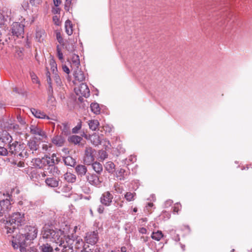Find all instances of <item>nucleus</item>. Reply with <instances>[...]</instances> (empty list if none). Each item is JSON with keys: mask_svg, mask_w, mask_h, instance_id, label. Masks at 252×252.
I'll return each mask as SVG.
<instances>
[{"mask_svg": "<svg viewBox=\"0 0 252 252\" xmlns=\"http://www.w3.org/2000/svg\"><path fill=\"white\" fill-rule=\"evenodd\" d=\"M69 226L65 225L63 229H53L48 227L43 228L42 231V237L48 241L55 243L62 248V252H74L72 245L75 236L72 233L68 234Z\"/></svg>", "mask_w": 252, "mask_h": 252, "instance_id": "f257e3e1", "label": "nucleus"}, {"mask_svg": "<svg viewBox=\"0 0 252 252\" xmlns=\"http://www.w3.org/2000/svg\"><path fill=\"white\" fill-rule=\"evenodd\" d=\"M27 237H26L21 231L19 229L17 233L14 234L12 236L11 240L12 247L14 249H19L20 252H27V248L32 243L30 241H27Z\"/></svg>", "mask_w": 252, "mask_h": 252, "instance_id": "f03ea898", "label": "nucleus"}, {"mask_svg": "<svg viewBox=\"0 0 252 252\" xmlns=\"http://www.w3.org/2000/svg\"><path fill=\"white\" fill-rule=\"evenodd\" d=\"M8 224L14 225L19 228L22 227L26 223L25 214L20 212H15L9 216Z\"/></svg>", "mask_w": 252, "mask_h": 252, "instance_id": "7ed1b4c3", "label": "nucleus"}, {"mask_svg": "<svg viewBox=\"0 0 252 252\" xmlns=\"http://www.w3.org/2000/svg\"><path fill=\"white\" fill-rule=\"evenodd\" d=\"M26 237H27V241H30L32 243V241L36 238L38 229L34 226L26 225L19 229Z\"/></svg>", "mask_w": 252, "mask_h": 252, "instance_id": "20e7f679", "label": "nucleus"}, {"mask_svg": "<svg viewBox=\"0 0 252 252\" xmlns=\"http://www.w3.org/2000/svg\"><path fill=\"white\" fill-rule=\"evenodd\" d=\"M30 132L32 134L38 136L39 140H46L48 138L46 132L40 127L32 125L30 126Z\"/></svg>", "mask_w": 252, "mask_h": 252, "instance_id": "39448f33", "label": "nucleus"}, {"mask_svg": "<svg viewBox=\"0 0 252 252\" xmlns=\"http://www.w3.org/2000/svg\"><path fill=\"white\" fill-rule=\"evenodd\" d=\"M0 43H2L3 45L0 50H4L7 53L10 52L14 49L15 44V39L11 38L10 37L5 38L4 40L0 39Z\"/></svg>", "mask_w": 252, "mask_h": 252, "instance_id": "423d86ee", "label": "nucleus"}, {"mask_svg": "<svg viewBox=\"0 0 252 252\" xmlns=\"http://www.w3.org/2000/svg\"><path fill=\"white\" fill-rule=\"evenodd\" d=\"M24 25L18 23L14 22L11 25V31L12 35L15 36L17 37L22 36L24 32Z\"/></svg>", "mask_w": 252, "mask_h": 252, "instance_id": "0eeeda50", "label": "nucleus"}, {"mask_svg": "<svg viewBox=\"0 0 252 252\" xmlns=\"http://www.w3.org/2000/svg\"><path fill=\"white\" fill-rule=\"evenodd\" d=\"M95 150L91 147H86L84 157V162L87 165H91L94 160Z\"/></svg>", "mask_w": 252, "mask_h": 252, "instance_id": "6e6552de", "label": "nucleus"}, {"mask_svg": "<svg viewBox=\"0 0 252 252\" xmlns=\"http://www.w3.org/2000/svg\"><path fill=\"white\" fill-rule=\"evenodd\" d=\"M25 148V145L23 143H21L17 141L13 142L8 146L10 153L14 155L18 154V156L20 155V152Z\"/></svg>", "mask_w": 252, "mask_h": 252, "instance_id": "1a4fd4ad", "label": "nucleus"}, {"mask_svg": "<svg viewBox=\"0 0 252 252\" xmlns=\"http://www.w3.org/2000/svg\"><path fill=\"white\" fill-rule=\"evenodd\" d=\"M45 159L47 161V164L51 168V170H54V172H56L58 174V172L59 171L57 167L54 166L55 164L58 163L59 161L58 158L56 157V154H53L51 157L48 156H45Z\"/></svg>", "mask_w": 252, "mask_h": 252, "instance_id": "9d476101", "label": "nucleus"}, {"mask_svg": "<svg viewBox=\"0 0 252 252\" xmlns=\"http://www.w3.org/2000/svg\"><path fill=\"white\" fill-rule=\"evenodd\" d=\"M113 199V195L110 191H106L102 194L100 198V202L102 205L108 207L111 205Z\"/></svg>", "mask_w": 252, "mask_h": 252, "instance_id": "9b49d317", "label": "nucleus"}, {"mask_svg": "<svg viewBox=\"0 0 252 252\" xmlns=\"http://www.w3.org/2000/svg\"><path fill=\"white\" fill-rule=\"evenodd\" d=\"M27 146L29 152H31V153L33 156H37L39 153V145L37 141L33 139H30L27 141Z\"/></svg>", "mask_w": 252, "mask_h": 252, "instance_id": "f8f14e48", "label": "nucleus"}, {"mask_svg": "<svg viewBox=\"0 0 252 252\" xmlns=\"http://www.w3.org/2000/svg\"><path fill=\"white\" fill-rule=\"evenodd\" d=\"M86 179L90 184L96 187L100 186L101 183L99 176L96 174L88 173Z\"/></svg>", "mask_w": 252, "mask_h": 252, "instance_id": "ddd939ff", "label": "nucleus"}, {"mask_svg": "<svg viewBox=\"0 0 252 252\" xmlns=\"http://www.w3.org/2000/svg\"><path fill=\"white\" fill-rule=\"evenodd\" d=\"M76 93L77 95H81L85 97H88L90 95V90L86 84L82 83Z\"/></svg>", "mask_w": 252, "mask_h": 252, "instance_id": "4468645a", "label": "nucleus"}, {"mask_svg": "<svg viewBox=\"0 0 252 252\" xmlns=\"http://www.w3.org/2000/svg\"><path fill=\"white\" fill-rule=\"evenodd\" d=\"M98 240L97 233L93 231L87 233L85 241L87 243L94 245Z\"/></svg>", "mask_w": 252, "mask_h": 252, "instance_id": "2eb2a0df", "label": "nucleus"}, {"mask_svg": "<svg viewBox=\"0 0 252 252\" xmlns=\"http://www.w3.org/2000/svg\"><path fill=\"white\" fill-rule=\"evenodd\" d=\"M0 140L2 143L8 144V146L13 142L12 136L6 131H3L1 132Z\"/></svg>", "mask_w": 252, "mask_h": 252, "instance_id": "dca6fc26", "label": "nucleus"}, {"mask_svg": "<svg viewBox=\"0 0 252 252\" xmlns=\"http://www.w3.org/2000/svg\"><path fill=\"white\" fill-rule=\"evenodd\" d=\"M72 187L68 185H64L63 187H61L58 189L56 192L58 193H63L65 196L69 197L71 194Z\"/></svg>", "mask_w": 252, "mask_h": 252, "instance_id": "f3484780", "label": "nucleus"}, {"mask_svg": "<svg viewBox=\"0 0 252 252\" xmlns=\"http://www.w3.org/2000/svg\"><path fill=\"white\" fill-rule=\"evenodd\" d=\"M32 162L33 163L32 165L39 168H43L45 165H47L45 157L42 159L39 158H32Z\"/></svg>", "mask_w": 252, "mask_h": 252, "instance_id": "a211bd4d", "label": "nucleus"}, {"mask_svg": "<svg viewBox=\"0 0 252 252\" xmlns=\"http://www.w3.org/2000/svg\"><path fill=\"white\" fill-rule=\"evenodd\" d=\"M73 75L75 80L79 82H82L85 79L84 73L79 69V67L74 68Z\"/></svg>", "mask_w": 252, "mask_h": 252, "instance_id": "6ab92c4d", "label": "nucleus"}, {"mask_svg": "<svg viewBox=\"0 0 252 252\" xmlns=\"http://www.w3.org/2000/svg\"><path fill=\"white\" fill-rule=\"evenodd\" d=\"M75 170L77 174L81 177L85 176L87 172V167L85 165L82 164L77 165L75 167Z\"/></svg>", "mask_w": 252, "mask_h": 252, "instance_id": "aec40b11", "label": "nucleus"}, {"mask_svg": "<svg viewBox=\"0 0 252 252\" xmlns=\"http://www.w3.org/2000/svg\"><path fill=\"white\" fill-rule=\"evenodd\" d=\"M46 75L47 77V83L49 85L48 89L47 90V94H53V89L52 86V79L51 77V74L49 72V69L47 67H46Z\"/></svg>", "mask_w": 252, "mask_h": 252, "instance_id": "412c9836", "label": "nucleus"}, {"mask_svg": "<svg viewBox=\"0 0 252 252\" xmlns=\"http://www.w3.org/2000/svg\"><path fill=\"white\" fill-rule=\"evenodd\" d=\"M45 183L46 185L52 188L57 187L59 185V179H56L53 177L47 178L45 180Z\"/></svg>", "mask_w": 252, "mask_h": 252, "instance_id": "4be33fe9", "label": "nucleus"}, {"mask_svg": "<svg viewBox=\"0 0 252 252\" xmlns=\"http://www.w3.org/2000/svg\"><path fill=\"white\" fill-rule=\"evenodd\" d=\"M90 139L93 145L97 146L100 144L102 138L98 134L94 133L90 136Z\"/></svg>", "mask_w": 252, "mask_h": 252, "instance_id": "5701e85b", "label": "nucleus"}, {"mask_svg": "<svg viewBox=\"0 0 252 252\" xmlns=\"http://www.w3.org/2000/svg\"><path fill=\"white\" fill-rule=\"evenodd\" d=\"M52 142L59 147L62 146L64 142V139L62 135H56L52 139Z\"/></svg>", "mask_w": 252, "mask_h": 252, "instance_id": "b1692460", "label": "nucleus"}, {"mask_svg": "<svg viewBox=\"0 0 252 252\" xmlns=\"http://www.w3.org/2000/svg\"><path fill=\"white\" fill-rule=\"evenodd\" d=\"M45 36V32L44 30L37 29L36 30L35 38L38 42H42Z\"/></svg>", "mask_w": 252, "mask_h": 252, "instance_id": "393cba45", "label": "nucleus"}, {"mask_svg": "<svg viewBox=\"0 0 252 252\" xmlns=\"http://www.w3.org/2000/svg\"><path fill=\"white\" fill-rule=\"evenodd\" d=\"M80 65L79 57L77 55L73 54L71 57V67L72 68H79Z\"/></svg>", "mask_w": 252, "mask_h": 252, "instance_id": "a878e982", "label": "nucleus"}, {"mask_svg": "<svg viewBox=\"0 0 252 252\" xmlns=\"http://www.w3.org/2000/svg\"><path fill=\"white\" fill-rule=\"evenodd\" d=\"M16 228H18L14 226V225L8 224V221H7L4 229L5 230V233L8 235V236L16 231Z\"/></svg>", "mask_w": 252, "mask_h": 252, "instance_id": "bb28decb", "label": "nucleus"}, {"mask_svg": "<svg viewBox=\"0 0 252 252\" xmlns=\"http://www.w3.org/2000/svg\"><path fill=\"white\" fill-rule=\"evenodd\" d=\"M31 111L32 113V114L36 118H40V119H45L47 118V119H49L48 116H46L43 112H41V111L36 110L34 108H32L31 109Z\"/></svg>", "mask_w": 252, "mask_h": 252, "instance_id": "cd10ccee", "label": "nucleus"}, {"mask_svg": "<svg viewBox=\"0 0 252 252\" xmlns=\"http://www.w3.org/2000/svg\"><path fill=\"white\" fill-rule=\"evenodd\" d=\"M92 167L94 171L96 173V174H100L102 171L103 167L101 164L98 162H93L92 164Z\"/></svg>", "mask_w": 252, "mask_h": 252, "instance_id": "c85d7f7f", "label": "nucleus"}, {"mask_svg": "<svg viewBox=\"0 0 252 252\" xmlns=\"http://www.w3.org/2000/svg\"><path fill=\"white\" fill-rule=\"evenodd\" d=\"M29 177L32 180L35 182H38L41 177L40 174L36 170H33L31 171L29 174Z\"/></svg>", "mask_w": 252, "mask_h": 252, "instance_id": "c756f323", "label": "nucleus"}, {"mask_svg": "<svg viewBox=\"0 0 252 252\" xmlns=\"http://www.w3.org/2000/svg\"><path fill=\"white\" fill-rule=\"evenodd\" d=\"M20 158H27L29 157L32 158L34 156L31 153V152H29V149L28 148L27 149H23L21 152H20V154L19 155Z\"/></svg>", "mask_w": 252, "mask_h": 252, "instance_id": "7c9ffc66", "label": "nucleus"}, {"mask_svg": "<svg viewBox=\"0 0 252 252\" xmlns=\"http://www.w3.org/2000/svg\"><path fill=\"white\" fill-rule=\"evenodd\" d=\"M63 161L66 165L70 166H73L76 163L75 159L70 156L63 158Z\"/></svg>", "mask_w": 252, "mask_h": 252, "instance_id": "2f4dec72", "label": "nucleus"}, {"mask_svg": "<svg viewBox=\"0 0 252 252\" xmlns=\"http://www.w3.org/2000/svg\"><path fill=\"white\" fill-rule=\"evenodd\" d=\"M65 32L68 35H70L73 33L72 30V24L71 22L67 20L65 22Z\"/></svg>", "mask_w": 252, "mask_h": 252, "instance_id": "473e14b6", "label": "nucleus"}, {"mask_svg": "<svg viewBox=\"0 0 252 252\" xmlns=\"http://www.w3.org/2000/svg\"><path fill=\"white\" fill-rule=\"evenodd\" d=\"M64 179L69 183H74L76 181V176L71 173L67 172L64 175Z\"/></svg>", "mask_w": 252, "mask_h": 252, "instance_id": "72a5a7b5", "label": "nucleus"}, {"mask_svg": "<svg viewBox=\"0 0 252 252\" xmlns=\"http://www.w3.org/2000/svg\"><path fill=\"white\" fill-rule=\"evenodd\" d=\"M117 178L119 180H124L126 175V170L124 169L120 168L116 172Z\"/></svg>", "mask_w": 252, "mask_h": 252, "instance_id": "f704fd0d", "label": "nucleus"}, {"mask_svg": "<svg viewBox=\"0 0 252 252\" xmlns=\"http://www.w3.org/2000/svg\"><path fill=\"white\" fill-rule=\"evenodd\" d=\"M104 167L105 169L110 173H113L115 171V165L112 161L107 162Z\"/></svg>", "mask_w": 252, "mask_h": 252, "instance_id": "c9c22d12", "label": "nucleus"}, {"mask_svg": "<svg viewBox=\"0 0 252 252\" xmlns=\"http://www.w3.org/2000/svg\"><path fill=\"white\" fill-rule=\"evenodd\" d=\"M89 128L92 130H96L98 128V126L99 125V123L97 120H91L88 123Z\"/></svg>", "mask_w": 252, "mask_h": 252, "instance_id": "e433bc0d", "label": "nucleus"}, {"mask_svg": "<svg viewBox=\"0 0 252 252\" xmlns=\"http://www.w3.org/2000/svg\"><path fill=\"white\" fill-rule=\"evenodd\" d=\"M163 235L161 231L158 230L157 232H153L151 235V238L156 241H159L162 238Z\"/></svg>", "mask_w": 252, "mask_h": 252, "instance_id": "4c0bfd02", "label": "nucleus"}, {"mask_svg": "<svg viewBox=\"0 0 252 252\" xmlns=\"http://www.w3.org/2000/svg\"><path fill=\"white\" fill-rule=\"evenodd\" d=\"M61 128L62 134L67 135L69 133L70 127L67 123L62 124Z\"/></svg>", "mask_w": 252, "mask_h": 252, "instance_id": "58836bf2", "label": "nucleus"}, {"mask_svg": "<svg viewBox=\"0 0 252 252\" xmlns=\"http://www.w3.org/2000/svg\"><path fill=\"white\" fill-rule=\"evenodd\" d=\"M68 140L70 142L77 144L82 140V138L78 135H72L69 137Z\"/></svg>", "mask_w": 252, "mask_h": 252, "instance_id": "ea45409f", "label": "nucleus"}, {"mask_svg": "<svg viewBox=\"0 0 252 252\" xmlns=\"http://www.w3.org/2000/svg\"><path fill=\"white\" fill-rule=\"evenodd\" d=\"M18 204L21 206H23V208L26 209L33 206V203L27 199H24L23 200L20 201L18 202Z\"/></svg>", "mask_w": 252, "mask_h": 252, "instance_id": "a19ab883", "label": "nucleus"}, {"mask_svg": "<svg viewBox=\"0 0 252 252\" xmlns=\"http://www.w3.org/2000/svg\"><path fill=\"white\" fill-rule=\"evenodd\" d=\"M136 193L135 192H126L125 194V198L126 201L130 202L135 200Z\"/></svg>", "mask_w": 252, "mask_h": 252, "instance_id": "79ce46f5", "label": "nucleus"}, {"mask_svg": "<svg viewBox=\"0 0 252 252\" xmlns=\"http://www.w3.org/2000/svg\"><path fill=\"white\" fill-rule=\"evenodd\" d=\"M91 109L92 111L95 114H99L100 111L99 104L97 103H92L91 104Z\"/></svg>", "mask_w": 252, "mask_h": 252, "instance_id": "37998d69", "label": "nucleus"}, {"mask_svg": "<svg viewBox=\"0 0 252 252\" xmlns=\"http://www.w3.org/2000/svg\"><path fill=\"white\" fill-rule=\"evenodd\" d=\"M42 252H52L53 248L48 244H43L40 247Z\"/></svg>", "mask_w": 252, "mask_h": 252, "instance_id": "c03bdc74", "label": "nucleus"}, {"mask_svg": "<svg viewBox=\"0 0 252 252\" xmlns=\"http://www.w3.org/2000/svg\"><path fill=\"white\" fill-rule=\"evenodd\" d=\"M50 65L52 74L58 73L57 65L54 60H50Z\"/></svg>", "mask_w": 252, "mask_h": 252, "instance_id": "a18cd8bd", "label": "nucleus"}, {"mask_svg": "<svg viewBox=\"0 0 252 252\" xmlns=\"http://www.w3.org/2000/svg\"><path fill=\"white\" fill-rule=\"evenodd\" d=\"M57 55L60 61H63V56L62 52V48L59 45L57 46Z\"/></svg>", "mask_w": 252, "mask_h": 252, "instance_id": "49530a36", "label": "nucleus"}, {"mask_svg": "<svg viewBox=\"0 0 252 252\" xmlns=\"http://www.w3.org/2000/svg\"><path fill=\"white\" fill-rule=\"evenodd\" d=\"M114 189L116 192L121 194L124 191V189L122 187L120 186L118 183H115L114 185Z\"/></svg>", "mask_w": 252, "mask_h": 252, "instance_id": "de8ad7c7", "label": "nucleus"}, {"mask_svg": "<svg viewBox=\"0 0 252 252\" xmlns=\"http://www.w3.org/2000/svg\"><path fill=\"white\" fill-rule=\"evenodd\" d=\"M53 94H48V96L47 102L51 105H54L55 102V98L53 96Z\"/></svg>", "mask_w": 252, "mask_h": 252, "instance_id": "09e8293b", "label": "nucleus"}, {"mask_svg": "<svg viewBox=\"0 0 252 252\" xmlns=\"http://www.w3.org/2000/svg\"><path fill=\"white\" fill-rule=\"evenodd\" d=\"M99 158L102 160H104L107 158L108 155L106 152L104 150H100L99 152Z\"/></svg>", "mask_w": 252, "mask_h": 252, "instance_id": "8fccbe9b", "label": "nucleus"}, {"mask_svg": "<svg viewBox=\"0 0 252 252\" xmlns=\"http://www.w3.org/2000/svg\"><path fill=\"white\" fill-rule=\"evenodd\" d=\"M53 77L55 82L59 85L61 84V80L58 73L53 74Z\"/></svg>", "mask_w": 252, "mask_h": 252, "instance_id": "3c124183", "label": "nucleus"}, {"mask_svg": "<svg viewBox=\"0 0 252 252\" xmlns=\"http://www.w3.org/2000/svg\"><path fill=\"white\" fill-rule=\"evenodd\" d=\"M56 38L58 41L61 44L63 45V39L62 36V35L60 32L56 33Z\"/></svg>", "mask_w": 252, "mask_h": 252, "instance_id": "603ef678", "label": "nucleus"}, {"mask_svg": "<svg viewBox=\"0 0 252 252\" xmlns=\"http://www.w3.org/2000/svg\"><path fill=\"white\" fill-rule=\"evenodd\" d=\"M8 154L7 149L3 147L0 146V155L5 156Z\"/></svg>", "mask_w": 252, "mask_h": 252, "instance_id": "864d4df0", "label": "nucleus"}, {"mask_svg": "<svg viewBox=\"0 0 252 252\" xmlns=\"http://www.w3.org/2000/svg\"><path fill=\"white\" fill-rule=\"evenodd\" d=\"M52 145L51 144H44L42 145V150L44 151H49L50 149L52 148Z\"/></svg>", "mask_w": 252, "mask_h": 252, "instance_id": "5fc2aeb1", "label": "nucleus"}, {"mask_svg": "<svg viewBox=\"0 0 252 252\" xmlns=\"http://www.w3.org/2000/svg\"><path fill=\"white\" fill-rule=\"evenodd\" d=\"M53 21L54 23L57 26H59L60 25L61 22L60 20L59 17L58 16L55 15L53 17Z\"/></svg>", "mask_w": 252, "mask_h": 252, "instance_id": "6e6d98bb", "label": "nucleus"}, {"mask_svg": "<svg viewBox=\"0 0 252 252\" xmlns=\"http://www.w3.org/2000/svg\"><path fill=\"white\" fill-rule=\"evenodd\" d=\"M65 48L70 53L73 52L75 50L74 46L72 44L66 45L65 46Z\"/></svg>", "mask_w": 252, "mask_h": 252, "instance_id": "4d7b16f0", "label": "nucleus"}, {"mask_svg": "<svg viewBox=\"0 0 252 252\" xmlns=\"http://www.w3.org/2000/svg\"><path fill=\"white\" fill-rule=\"evenodd\" d=\"M31 77L32 80L34 83H39V81L38 80L37 76L33 73H31Z\"/></svg>", "mask_w": 252, "mask_h": 252, "instance_id": "13d9d810", "label": "nucleus"}, {"mask_svg": "<svg viewBox=\"0 0 252 252\" xmlns=\"http://www.w3.org/2000/svg\"><path fill=\"white\" fill-rule=\"evenodd\" d=\"M181 206L180 204H179L178 203H176L174 205L173 207V212L178 213L179 211L181 209Z\"/></svg>", "mask_w": 252, "mask_h": 252, "instance_id": "bf43d9fd", "label": "nucleus"}, {"mask_svg": "<svg viewBox=\"0 0 252 252\" xmlns=\"http://www.w3.org/2000/svg\"><path fill=\"white\" fill-rule=\"evenodd\" d=\"M81 128V123L78 124L75 127L72 128V132L73 133H76L78 132V131L80 130Z\"/></svg>", "mask_w": 252, "mask_h": 252, "instance_id": "052dcab7", "label": "nucleus"}, {"mask_svg": "<svg viewBox=\"0 0 252 252\" xmlns=\"http://www.w3.org/2000/svg\"><path fill=\"white\" fill-rule=\"evenodd\" d=\"M99 251V249H98V248H96L95 249H85L83 250H82L81 251V252H98Z\"/></svg>", "mask_w": 252, "mask_h": 252, "instance_id": "680f3d73", "label": "nucleus"}, {"mask_svg": "<svg viewBox=\"0 0 252 252\" xmlns=\"http://www.w3.org/2000/svg\"><path fill=\"white\" fill-rule=\"evenodd\" d=\"M30 2L32 5L36 6L41 3V0H30Z\"/></svg>", "mask_w": 252, "mask_h": 252, "instance_id": "e2e57ef3", "label": "nucleus"}, {"mask_svg": "<svg viewBox=\"0 0 252 252\" xmlns=\"http://www.w3.org/2000/svg\"><path fill=\"white\" fill-rule=\"evenodd\" d=\"M124 201H121V202H119L117 200H115V203L116 204V206L119 208H122L123 207Z\"/></svg>", "mask_w": 252, "mask_h": 252, "instance_id": "0e129e2a", "label": "nucleus"}, {"mask_svg": "<svg viewBox=\"0 0 252 252\" xmlns=\"http://www.w3.org/2000/svg\"><path fill=\"white\" fill-rule=\"evenodd\" d=\"M172 203H173L172 200H170V199L166 201L164 203L165 207H169L172 205Z\"/></svg>", "mask_w": 252, "mask_h": 252, "instance_id": "69168bd1", "label": "nucleus"}, {"mask_svg": "<svg viewBox=\"0 0 252 252\" xmlns=\"http://www.w3.org/2000/svg\"><path fill=\"white\" fill-rule=\"evenodd\" d=\"M63 70L67 74H69L70 72L69 68L65 65L63 66Z\"/></svg>", "mask_w": 252, "mask_h": 252, "instance_id": "338daca9", "label": "nucleus"}, {"mask_svg": "<svg viewBox=\"0 0 252 252\" xmlns=\"http://www.w3.org/2000/svg\"><path fill=\"white\" fill-rule=\"evenodd\" d=\"M139 232L141 234H146L147 232V229L144 227H141L139 229Z\"/></svg>", "mask_w": 252, "mask_h": 252, "instance_id": "774afa93", "label": "nucleus"}]
</instances>
